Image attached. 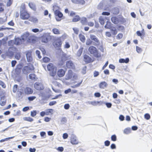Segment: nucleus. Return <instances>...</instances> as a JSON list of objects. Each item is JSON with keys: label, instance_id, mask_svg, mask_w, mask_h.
I'll list each match as a JSON object with an SVG mask.
<instances>
[{"label": "nucleus", "instance_id": "62", "mask_svg": "<svg viewBox=\"0 0 152 152\" xmlns=\"http://www.w3.org/2000/svg\"><path fill=\"white\" fill-rule=\"evenodd\" d=\"M87 67L86 66H84L82 69V73L84 75L86 73V69Z\"/></svg>", "mask_w": 152, "mask_h": 152}, {"label": "nucleus", "instance_id": "15", "mask_svg": "<svg viewBox=\"0 0 152 152\" xmlns=\"http://www.w3.org/2000/svg\"><path fill=\"white\" fill-rule=\"evenodd\" d=\"M65 71L62 69H59L58 72V75L59 77H63L65 75Z\"/></svg>", "mask_w": 152, "mask_h": 152}, {"label": "nucleus", "instance_id": "17", "mask_svg": "<svg viewBox=\"0 0 152 152\" xmlns=\"http://www.w3.org/2000/svg\"><path fill=\"white\" fill-rule=\"evenodd\" d=\"M112 22L115 24H118L119 22V18L115 17H112L111 19Z\"/></svg>", "mask_w": 152, "mask_h": 152}, {"label": "nucleus", "instance_id": "6", "mask_svg": "<svg viewBox=\"0 0 152 152\" xmlns=\"http://www.w3.org/2000/svg\"><path fill=\"white\" fill-rule=\"evenodd\" d=\"M54 13L56 16V19L58 21L61 20V18L63 16V14L62 12L58 10H56L54 11Z\"/></svg>", "mask_w": 152, "mask_h": 152}, {"label": "nucleus", "instance_id": "56", "mask_svg": "<svg viewBox=\"0 0 152 152\" xmlns=\"http://www.w3.org/2000/svg\"><path fill=\"white\" fill-rule=\"evenodd\" d=\"M102 14L103 15L108 16L110 15V13L108 12H103L102 13Z\"/></svg>", "mask_w": 152, "mask_h": 152}, {"label": "nucleus", "instance_id": "53", "mask_svg": "<svg viewBox=\"0 0 152 152\" xmlns=\"http://www.w3.org/2000/svg\"><path fill=\"white\" fill-rule=\"evenodd\" d=\"M105 104L107 107L108 108H110L111 107L112 104L111 102H107L105 103Z\"/></svg>", "mask_w": 152, "mask_h": 152}, {"label": "nucleus", "instance_id": "46", "mask_svg": "<svg viewBox=\"0 0 152 152\" xmlns=\"http://www.w3.org/2000/svg\"><path fill=\"white\" fill-rule=\"evenodd\" d=\"M18 87V85L16 84L14 85L12 91L14 93H15L17 91V88Z\"/></svg>", "mask_w": 152, "mask_h": 152}, {"label": "nucleus", "instance_id": "24", "mask_svg": "<svg viewBox=\"0 0 152 152\" xmlns=\"http://www.w3.org/2000/svg\"><path fill=\"white\" fill-rule=\"evenodd\" d=\"M80 19V18L79 15H76L72 20V21L73 22H77L79 21Z\"/></svg>", "mask_w": 152, "mask_h": 152}, {"label": "nucleus", "instance_id": "45", "mask_svg": "<svg viewBox=\"0 0 152 152\" xmlns=\"http://www.w3.org/2000/svg\"><path fill=\"white\" fill-rule=\"evenodd\" d=\"M136 34L138 36H140L141 38L142 39V37H142V35H143L142 34V33L140 31H138L136 32Z\"/></svg>", "mask_w": 152, "mask_h": 152}, {"label": "nucleus", "instance_id": "47", "mask_svg": "<svg viewBox=\"0 0 152 152\" xmlns=\"http://www.w3.org/2000/svg\"><path fill=\"white\" fill-rule=\"evenodd\" d=\"M111 140L112 141H115L117 140V137L115 134H113L111 136Z\"/></svg>", "mask_w": 152, "mask_h": 152}, {"label": "nucleus", "instance_id": "16", "mask_svg": "<svg viewBox=\"0 0 152 152\" xmlns=\"http://www.w3.org/2000/svg\"><path fill=\"white\" fill-rule=\"evenodd\" d=\"M72 2L74 4H81L83 5L85 3L84 0H71Z\"/></svg>", "mask_w": 152, "mask_h": 152}, {"label": "nucleus", "instance_id": "3", "mask_svg": "<svg viewBox=\"0 0 152 152\" xmlns=\"http://www.w3.org/2000/svg\"><path fill=\"white\" fill-rule=\"evenodd\" d=\"M34 68L33 65L31 64L24 66L22 69L23 73L26 75L30 73L31 71L34 69Z\"/></svg>", "mask_w": 152, "mask_h": 152}, {"label": "nucleus", "instance_id": "51", "mask_svg": "<svg viewBox=\"0 0 152 152\" xmlns=\"http://www.w3.org/2000/svg\"><path fill=\"white\" fill-rule=\"evenodd\" d=\"M56 103L57 102L56 101H51L50 102L49 105L50 106H52L56 104Z\"/></svg>", "mask_w": 152, "mask_h": 152}, {"label": "nucleus", "instance_id": "48", "mask_svg": "<svg viewBox=\"0 0 152 152\" xmlns=\"http://www.w3.org/2000/svg\"><path fill=\"white\" fill-rule=\"evenodd\" d=\"M144 118L147 120H149L150 118V115L148 113H146L144 115Z\"/></svg>", "mask_w": 152, "mask_h": 152}, {"label": "nucleus", "instance_id": "8", "mask_svg": "<svg viewBox=\"0 0 152 152\" xmlns=\"http://www.w3.org/2000/svg\"><path fill=\"white\" fill-rule=\"evenodd\" d=\"M34 88L38 90H42L44 89L43 85L40 83H35L34 85Z\"/></svg>", "mask_w": 152, "mask_h": 152}, {"label": "nucleus", "instance_id": "4", "mask_svg": "<svg viewBox=\"0 0 152 152\" xmlns=\"http://www.w3.org/2000/svg\"><path fill=\"white\" fill-rule=\"evenodd\" d=\"M24 7H21L20 9V17L23 20L27 19L29 17L28 13L25 11Z\"/></svg>", "mask_w": 152, "mask_h": 152}, {"label": "nucleus", "instance_id": "27", "mask_svg": "<svg viewBox=\"0 0 152 152\" xmlns=\"http://www.w3.org/2000/svg\"><path fill=\"white\" fill-rule=\"evenodd\" d=\"M131 130L130 128H127L124 130V134H128L131 133Z\"/></svg>", "mask_w": 152, "mask_h": 152}, {"label": "nucleus", "instance_id": "23", "mask_svg": "<svg viewBox=\"0 0 152 152\" xmlns=\"http://www.w3.org/2000/svg\"><path fill=\"white\" fill-rule=\"evenodd\" d=\"M73 72L71 70H69L68 71L67 77L68 79H71L72 76Z\"/></svg>", "mask_w": 152, "mask_h": 152}, {"label": "nucleus", "instance_id": "42", "mask_svg": "<svg viewBox=\"0 0 152 152\" xmlns=\"http://www.w3.org/2000/svg\"><path fill=\"white\" fill-rule=\"evenodd\" d=\"M24 93L22 91H18V95L19 98H22L23 97Z\"/></svg>", "mask_w": 152, "mask_h": 152}, {"label": "nucleus", "instance_id": "9", "mask_svg": "<svg viewBox=\"0 0 152 152\" xmlns=\"http://www.w3.org/2000/svg\"><path fill=\"white\" fill-rule=\"evenodd\" d=\"M32 52L31 51H28L26 52V56L27 60L28 62H31L33 60V58L32 56Z\"/></svg>", "mask_w": 152, "mask_h": 152}, {"label": "nucleus", "instance_id": "2", "mask_svg": "<svg viewBox=\"0 0 152 152\" xmlns=\"http://www.w3.org/2000/svg\"><path fill=\"white\" fill-rule=\"evenodd\" d=\"M88 50L90 54L93 55L96 58H99L101 56V55L99 53L98 51L96 48L94 46H90Z\"/></svg>", "mask_w": 152, "mask_h": 152}, {"label": "nucleus", "instance_id": "22", "mask_svg": "<svg viewBox=\"0 0 152 152\" xmlns=\"http://www.w3.org/2000/svg\"><path fill=\"white\" fill-rule=\"evenodd\" d=\"M112 24L110 22L107 21L106 25L104 26V27L106 28L110 29L112 27Z\"/></svg>", "mask_w": 152, "mask_h": 152}, {"label": "nucleus", "instance_id": "13", "mask_svg": "<svg viewBox=\"0 0 152 152\" xmlns=\"http://www.w3.org/2000/svg\"><path fill=\"white\" fill-rule=\"evenodd\" d=\"M71 143L73 145H75L78 144L76 137L74 135H72L71 138Z\"/></svg>", "mask_w": 152, "mask_h": 152}, {"label": "nucleus", "instance_id": "26", "mask_svg": "<svg viewBox=\"0 0 152 152\" xmlns=\"http://www.w3.org/2000/svg\"><path fill=\"white\" fill-rule=\"evenodd\" d=\"M87 21V19L86 18L83 17L81 20L80 22L82 25H86V23Z\"/></svg>", "mask_w": 152, "mask_h": 152}, {"label": "nucleus", "instance_id": "61", "mask_svg": "<svg viewBox=\"0 0 152 152\" xmlns=\"http://www.w3.org/2000/svg\"><path fill=\"white\" fill-rule=\"evenodd\" d=\"M12 0H9L7 4V7L10 6L12 4Z\"/></svg>", "mask_w": 152, "mask_h": 152}, {"label": "nucleus", "instance_id": "43", "mask_svg": "<svg viewBox=\"0 0 152 152\" xmlns=\"http://www.w3.org/2000/svg\"><path fill=\"white\" fill-rule=\"evenodd\" d=\"M37 114V111L36 110H34L33 111H31V115L32 117H34L36 116Z\"/></svg>", "mask_w": 152, "mask_h": 152}, {"label": "nucleus", "instance_id": "50", "mask_svg": "<svg viewBox=\"0 0 152 152\" xmlns=\"http://www.w3.org/2000/svg\"><path fill=\"white\" fill-rule=\"evenodd\" d=\"M36 98L35 96H31L28 97V99L29 101H31L34 100Z\"/></svg>", "mask_w": 152, "mask_h": 152}, {"label": "nucleus", "instance_id": "12", "mask_svg": "<svg viewBox=\"0 0 152 152\" xmlns=\"http://www.w3.org/2000/svg\"><path fill=\"white\" fill-rule=\"evenodd\" d=\"M83 58L84 61L86 64H88L92 62L91 58L86 54L84 55Z\"/></svg>", "mask_w": 152, "mask_h": 152}, {"label": "nucleus", "instance_id": "21", "mask_svg": "<svg viewBox=\"0 0 152 152\" xmlns=\"http://www.w3.org/2000/svg\"><path fill=\"white\" fill-rule=\"evenodd\" d=\"M62 45V42L60 39H58L56 41L55 45L56 47H60Z\"/></svg>", "mask_w": 152, "mask_h": 152}, {"label": "nucleus", "instance_id": "49", "mask_svg": "<svg viewBox=\"0 0 152 152\" xmlns=\"http://www.w3.org/2000/svg\"><path fill=\"white\" fill-rule=\"evenodd\" d=\"M136 50L137 52L138 53H141L142 51V50L141 48H140L139 47L136 46Z\"/></svg>", "mask_w": 152, "mask_h": 152}, {"label": "nucleus", "instance_id": "19", "mask_svg": "<svg viewBox=\"0 0 152 152\" xmlns=\"http://www.w3.org/2000/svg\"><path fill=\"white\" fill-rule=\"evenodd\" d=\"M112 12L114 14L117 15L119 13V10L117 7H114L112 9Z\"/></svg>", "mask_w": 152, "mask_h": 152}, {"label": "nucleus", "instance_id": "60", "mask_svg": "<svg viewBox=\"0 0 152 152\" xmlns=\"http://www.w3.org/2000/svg\"><path fill=\"white\" fill-rule=\"evenodd\" d=\"M104 145L106 146H108L110 144V142L108 140H106L104 142Z\"/></svg>", "mask_w": 152, "mask_h": 152}, {"label": "nucleus", "instance_id": "18", "mask_svg": "<svg viewBox=\"0 0 152 152\" xmlns=\"http://www.w3.org/2000/svg\"><path fill=\"white\" fill-rule=\"evenodd\" d=\"M129 61V58H126L125 59L120 58L119 59V62L120 63H128Z\"/></svg>", "mask_w": 152, "mask_h": 152}, {"label": "nucleus", "instance_id": "39", "mask_svg": "<svg viewBox=\"0 0 152 152\" xmlns=\"http://www.w3.org/2000/svg\"><path fill=\"white\" fill-rule=\"evenodd\" d=\"M29 36V34L28 32H26L23 35V38L24 39H27Z\"/></svg>", "mask_w": 152, "mask_h": 152}, {"label": "nucleus", "instance_id": "44", "mask_svg": "<svg viewBox=\"0 0 152 152\" xmlns=\"http://www.w3.org/2000/svg\"><path fill=\"white\" fill-rule=\"evenodd\" d=\"M123 35V34L119 33L116 37V39H120L122 38Z\"/></svg>", "mask_w": 152, "mask_h": 152}, {"label": "nucleus", "instance_id": "38", "mask_svg": "<svg viewBox=\"0 0 152 152\" xmlns=\"http://www.w3.org/2000/svg\"><path fill=\"white\" fill-rule=\"evenodd\" d=\"M99 22L102 25H103L104 23V19L101 17H100L99 18Z\"/></svg>", "mask_w": 152, "mask_h": 152}, {"label": "nucleus", "instance_id": "28", "mask_svg": "<svg viewBox=\"0 0 152 152\" xmlns=\"http://www.w3.org/2000/svg\"><path fill=\"white\" fill-rule=\"evenodd\" d=\"M103 2L101 1L98 5L97 8L99 10H101L103 9Z\"/></svg>", "mask_w": 152, "mask_h": 152}, {"label": "nucleus", "instance_id": "29", "mask_svg": "<svg viewBox=\"0 0 152 152\" xmlns=\"http://www.w3.org/2000/svg\"><path fill=\"white\" fill-rule=\"evenodd\" d=\"M67 121V119L66 117H62L61 121V124H63L66 123Z\"/></svg>", "mask_w": 152, "mask_h": 152}, {"label": "nucleus", "instance_id": "40", "mask_svg": "<svg viewBox=\"0 0 152 152\" xmlns=\"http://www.w3.org/2000/svg\"><path fill=\"white\" fill-rule=\"evenodd\" d=\"M35 53L39 59L42 58V56L40 55V52L38 50H36L35 52Z\"/></svg>", "mask_w": 152, "mask_h": 152}, {"label": "nucleus", "instance_id": "7", "mask_svg": "<svg viewBox=\"0 0 152 152\" xmlns=\"http://www.w3.org/2000/svg\"><path fill=\"white\" fill-rule=\"evenodd\" d=\"M66 66L67 68L72 69H75V64L73 61L71 60L66 61Z\"/></svg>", "mask_w": 152, "mask_h": 152}, {"label": "nucleus", "instance_id": "33", "mask_svg": "<svg viewBox=\"0 0 152 152\" xmlns=\"http://www.w3.org/2000/svg\"><path fill=\"white\" fill-rule=\"evenodd\" d=\"M83 48H80L77 51V55L78 56L80 57L81 55V54L83 52Z\"/></svg>", "mask_w": 152, "mask_h": 152}, {"label": "nucleus", "instance_id": "10", "mask_svg": "<svg viewBox=\"0 0 152 152\" xmlns=\"http://www.w3.org/2000/svg\"><path fill=\"white\" fill-rule=\"evenodd\" d=\"M51 38V37L50 35L48 34H45L42 37V42L46 43Z\"/></svg>", "mask_w": 152, "mask_h": 152}, {"label": "nucleus", "instance_id": "25", "mask_svg": "<svg viewBox=\"0 0 152 152\" xmlns=\"http://www.w3.org/2000/svg\"><path fill=\"white\" fill-rule=\"evenodd\" d=\"M79 36L80 40L83 42H85L86 40V38L85 36L81 34H79Z\"/></svg>", "mask_w": 152, "mask_h": 152}, {"label": "nucleus", "instance_id": "14", "mask_svg": "<svg viewBox=\"0 0 152 152\" xmlns=\"http://www.w3.org/2000/svg\"><path fill=\"white\" fill-rule=\"evenodd\" d=\"M107 84L105 81L101 82L99 84V87L100 88L104 89L107 87Z\"/></svg>", "mask_w": 152, "mask_h": 152}, {"label": "nucleus", "instance_id": "20", "mask_svg": "<svg viewBox=\"0 0 152 152\" xmlns=\"http://www.w3.org/2000/svg\"><path fill=\"white\" fill-rule=\"evenodd\" d=\"M110 30L111 33L114 35H115L117 34V31L116 28L114 26H112L110 29Z\"/></svg>", "mask_w": 152, "mask_h": 152}, {"label": "nucleus", "instance_id": "32", "mask_svg": "<svg viewBox=\"0 0 152 152\" xmlns=\"http://www.w3.org/2000/svg\"><path fill=\"white\" fill-rule=\"evenodd\" d=\"M15 57L16 59L18 60H19L21 57L20 53H16L15 54Z\"/></svg>", "mask_w": 152, "mask_h": 152}, {"label": "nucleus", "instance_id": "63", "mask_svg": "<svg viewBox=\"0 0 152 152\" xmlns=\"http://www.w3.org/2000/svg\"><path fill=\"white\" fill-rule=\"evenodd\" d=\"M74 33L76 34H78L79 32V30L77 28H72Z\"/></svg>", "mask_w": 152, "mask_h": 152}, {"label": "nucleus", "instance_id": "59", "mask_svg": "<svg viewBox=\"0 0 152 152\" xmlns=\"http://www.w3.org/2000/svg\"><path fill=\"white\" fill-rule=\"evenodd\" d=\"M119 22L122 23H124L126 22V19L123 17L119 19Z\"/></svg>", "mask_w": 152, "mask_h": 152}, {"label": "nucleus", "instance_id": "35", "mask_svg": "<svg viewBox=\"0 0 152 152\" xmlns=\"http://www.w3.org/2000/svg\"><path fill=\"white\" fill-rule=\"evenodd\" d=\"M91 39H88L87 40L86 42V45H89L93 44V41Z\"/></svg>", "mask_w": 152, "mask_h": 152}, {"label": "nucleus", "instance_id": "55", "mask_svg": "<svg viewBox=\"0 0 152 152\" xmlns=\"http://www.w3.org/2000/svg\"><path fill=\"white\" fill-rule=\"evenodd\" d=\"M0 85L3 88H5L6 87V85L4 82L0 80Z\"/></svg>", "mask_w": 152, "mask_h": 152}, {"label": "nucleus", "instance_id": "31", "mask_svg": "<svg viewBox=\"0 0 152 152\" xmlns=\"http://www.w3.org/2000/svg\"><path fill=\"white\" fill-rule=\"evenodd\" d=\"M28 77L29 79L31 80H34L35 79L36 75L34 74L31 73L29 75Z\"/></svg>", "mask_w": 152, "mask_h": 152}, {"label": "nucleus", "instance_id": "52", "mask_svg": "<svg viewBox=\"0 0 152 152\" xmlns=\"http://www.w3.org/2000/svg\"><path fill=\"white\" fill-rule=\"evenodd\" d=\"M14 41L10 40L8 42V45L9 46H12L14 44Z\"/></svg>", "mask_w": 152, "mask_h": 152}, {"label": "nucleus", "instance_id": "30", "mask_svg": "<svg viewBox=\"0 0 152 152\" xmlns=\"http://www.w3.org/2000/svg\"><path fill=\"white\" fill-rule=\"evenodd\" d=\"M24 120L30 122H31L34 121V119L30 117H25L23 118Z\"/></svg>", "mask_w": 152, "mask_h": 152}, {"label": "nucleus", "instance_id": "34", "mask_svg": "<svg viewBox=\"0 0 152 152\" xmlns=\"http://www.w3.org/2000/svg\"><path fill=\"white\" fill-rule=\"evenodd\" d=\"M83 81L82 80L80 82H79V83H78L77 84L74 85L73 86H71V87L73 88H75L77 87H78L79 86H80V85L82 83Z\"/></svg>", "mask_w": 152, "mask_h": 152}, {"label": "nucleus", "instance_id": "11", "mask_svg": "<svg viewBox=\"0 0 152 152\" xmlns=\"http://www.w3.org/2000/svg\"><path fill=\"white\" fill-rule=\"evenodd\" d=\"M24 92L26 94L29 95L33 93V90L31 88L27 87L24 88Z\"/></svg>", "mask_w": 152, "mask_h": 152}, {"label": "nucleus", "instance_id": "64", "mask_svg": "<svg viewBox=\"0 0 152 152\" xmlns=\"http://www.w3.org/2000/svg\"><path fill=\"white\" fill-rule=\"evenodd\" d=\"M70 107L69 104H65L64 106V108L66 110H68Z\"/></svg>", "mask_w": 152, "mask_h": 152}, {"label": "nucleus", "instance_id": "5", "mask_svg": "<svg viewBox=\"0 0 152 152\" xmlns=\"http://www.w3.org/2000/svg\"><path fill=\"white\" fill-rule=\"evenodd\" d=\"M90 37L92 41H94L92 44L93 45L95 46H97L99 45V41L95 35L91 34L90 35Z\"/></svg>", "mask_w": 152, "mask_h": 152}, {"label": "nucleus", "instance_id": "58", "mask_svg": "<svg viewBox=\"0 0 152 152\" xmlns=\"http://www.w3.org/2000/svg\"><path fill=\"white\" fill-rule=\"evenodd\" d=\"M99 75V72L95 71L94 72V77H96L98 76Z\"/></svg>", "mask_w": 152, "mask_h": 152}, {"label": "nucleus", "instance_id": "57", "mask_svg": "<svg viewBox=\"0 0 152 152\" xmlns=\"http://www.w3.org/2000/svg\"><path fill=\"white\" fill-rule=\"evenodd\" d=\"M53 109H48L46 112V115H48L49 113H52L53 111Z\"/></svg>", "mask_w": 152, "mask_h": 152}, {"label": "nucleus", "instance_id": "54", "mask_svg": "<svg viewBox=\"0 0 152 152\" xmlns=\"http://www.w3.org/2000/svg\"><path fill=\"white\" fill-rule=\"evenodd\" d=\"M31 21L34 23H36L38 21L37 19L35 18H30Z\"/></svg>", "mask_w": 152, "mask_h": 152}, {"label": "nucleus", "instance_id": "36", "mask_svg": "<svg viewBox=\"0 0 152 152\" xmlns=\"http://www.w3.org/2000/svg\"><path fill=\"white\" fill-rule=\"evenodd\" d=\"M43 61L44 63H47L49 62L50 59V58L47 57H44L42 58Z\"/></svg>", "mask_w": 152, "mask_h": 152}, {"label": "nucleus", "instance_id": "1", "mask_svg": "<svg viewBox=\"0 0 152 152\" xmlns=\"http://www.w3.org/2000/svg\"><path fill=\"white\" fill-rule=\"evenodd\" d=\"M48 70L49 71L50 75L52 77H54L56 73V67L53 64L49 63L47 66Z\"/></svg>", "mask_w": 152, "mask_h": 152}, {"label": "nucleus", "instance_id": "41", "mask_svg": "<svg viewBox=\"0 0 152 152\" xmlns=\"http://www.w3.org/2000/svg\"><path fill=\"white\" fill-rule=\"evenodd\" d=\"M117 29L118 30L122 31L124 30V27L123 26L119 25L118 26V28Z\"/></svg>", "mask_w": 152, "mask_h": 152}, {"label": "nucleus", "instance_id": "37", "mask_svg": "<svg viewBox=\"0 0 152 152\" xmlns=\"http://www.w3.org/2000/svg\"><path fill=\"white\" fill-rule=\"evenodd\" d=\"M52 31L54 34H60L59 30L56 28H53Z\"/></svg>", "mask_w": 152, "mask_h": 152}]
</instances>
